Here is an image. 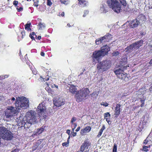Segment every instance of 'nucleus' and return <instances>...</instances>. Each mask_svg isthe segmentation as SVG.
Segmentation results:
<instances>
[{"label": "nucleus", "mask_w": 152, "mask_h": 152, "mask_svg": "<svg viewBox=\"0 0 152 152\" xmlns=\"http://www.w3.org/2000/svg\"><path fill=\"white\" fill-rule=\"evenodd\" d=\"M29 100L25 97L17 98L16 102V107L19 110L25 109L29 107Z\"/></svg>", "instance_id": "obj_1"}, {"label": "nucleus", "mask_w": 152, "mask_h": 152, "mask_svg": "<svg viewBox=\"0 0 152 152\" xmlns=\"http://www.w3.org/2000/svg\"><path fill=\"white\" fill-rule=\"evenodd\" d=\"M89 92V89L85 88L78 91L75 96L77 102H79L83 101L88 95Z\"/></svg>", "instance_id": "obj_2"}, {"label": "nucleus", "mask_w": 152, "mask_h": 152, "mask_svg": "<svg viewBox=\"0 0 152 152\" xmlns=\"http://www.w3.org/2000/svg\"><path fill=\"white\" fill-rule=\"evenodd\" d=\"M107 3L114 12L118 13L122 10L121 5L117 0H107Z\"/></svg>", "instance_id": "obj_3"}, {"label": "nucleus", "mask_w": 152, "mask_h": 152, "mask_svg": "<svg viewBox=\"0 0 152 152\" xmlns=\"http://www.w3.org/2000/svg\"><path fill=\"white\" fill-rule=\"evenodd\" d=\"M36 115V112L32 110L28 111L26 113V116L27 118V122L24 125L25 127H26L28 124H34L37 120Z\"/></svg>", "instance_id": "obj_4"}, {"label": "nucleus", "mask_w": 152, "mask_h": 152, "mask_svg": "<svg viewBox=\"0 0 152 152\" xmlns=\"http://www.w3.org/2000/svg\"><path fill=\"white\" fill-rule=\"evenodd\" d=\"M110 66V61L105 60L98 64L97 69L100 73L109 69Z\"/></svg>", "instance_id": "obj_5"}, {"label": "nucleus", "mask_w": 152, "mask_h": 152, "mask_svg": "<svg viewBox=\"0 0 152 152\" xmlns=\"http://www.w3.org/2000/svg\"><path fill=\"white\" fill-rule=\"evenodd\" d=\"M142 43L143 41L142 40L136 42L126 48H125L126 51L128 53H129L133 50H135L141 46Z\"/></svg>", "instance_id": "obj_6"}, {"label": "nucleus", "mask_w": 152, "mask_h": 152, "mask_svg": "<svg viewBox=\"0 0 152 152\" xmlns=\"http://www.w3.org/2000/svg\"><path fill=\"white\" fill-rule=\"evenodd\" d=\"M0 137L4 140H10V131L4 126L0 127Z\"/></svg>", "instance_id": "obj_7"}, {"label": "nucleus", "mask_w": 152, "mask_h": 152, "mask_svg": "<svg viewBox=\"0 0 152 152\" xmlns=\"http://www.w3.org/2000/svg\"><path fill=\"white\" fill-rule=\"evenodd\" d=\"M54 104L57 107H59L63 105L65 103V100L62 97L57 96L54 98Z\"/></svg>", "instance_id": "obj_8"}, {"label": "nucleus", "mask_w": 152, "mask_h": 152, "mask_svg": "<svg viewBox=\"0 0 152 152\" xmlns=\"http://www.w3.org/2000/svg\"><path fill=\"white\" fill-rule=\"evenodd\" d=\"M46 110V107L44 104V103L40 104L38 106L37 110L39 113H45Z\"/></svg>", "instance_id": "obj_9"}, {"label": "nucleus", "mask_w": 152, "mask_h": 152, "mask_svg": "<svg viewBox=\"0 0 152 152\" xmlns=\"http://www.w3.org/2000/svg\"><path fill=\"white\" fill-rule=\"evenodd\" d=\"M103 56L100 50L95 51L93 53V59L95 61L96 60L98 61L99 57L101 56Z\"/></svg>", "instance_id": "obj_10"}, {"label": "nucleus", "mask_w": 152, "mask_h": 152, "mask_svg": "<svg viewBox=\"0 0 152 152\" xmlns=\"http://www.w3.org/2000/svg\"><path fill=\"white\" fill-rule=\"evenodd\" d=\"M118 69L114 71V73L116 75H121V76H123V75H124L123 72L125 68V66L122 65Z\"/></svg>", "instance_id": "obj_11"}, {"label": "nucleus", "mask_w": 152, "mask_h": 152, "mask_svg": "<svg viewBox=\"0 0 152 152\" xmlns=\"http://www.w3.org/2000/svg\"><path fill=\"white\" fill-rule=\"evenodd\" d=\"M69 86H68L69 91L72 94H76L77 92L76 87L73 85H69Z\"/></svg>", "instance_id": "obj_12"}, {"label": "nucleus", "mask_w": 152, "mask_h": 152, "mask_svg": "<svg viewBox=\"0 0 152 152\" xmlns=\"http://www.w3.org/2000/svg\"><path fill=\"white\" fill-rule=\"evenodd\" d=\"M140 24L138 20L136 19L131 21L129 23L130 27L132 28H134L137 27Z\"/></svg>", "instance_id": "obj_13"}, {"label": "nucleus", "mask_w": 152, "mask_h": 152, "mask_svg": "<svg viewBox=\"0 0 152 152\" xmlns=\"http://www.w3.org/2000/svg\"><path fill=\"white\" fill-rule=\"evenodd\" d=\"M99 12L101 13H105L108 12V7L105 4L101 5L99 10Z\"/></svg>", "instance_id": "obj_14"}, {"label": "nucleus", "mask_w": 152, "mask_h": 152, "mask_svg": "<svg viewBox=\"0 0 152 152\" xmlns=\"http://www.w3.org/2000/svg\"><path fill=\"white\" fill-rule=\"evenodd\" d=\"M101 50H100L101 53L104 56L105 55H106L110 50L109 48L107 45L103 46L101 48Z\"/></svg>", "instance_id": "obj_15"}, {"label": "nucleus", "mask_w": 152, "mask_h": 152, "mask_svg": "<svg viewBox=\"0 0 152 152\" xmlns=\"http://www.w3.org/2000/svg\"><path fill=\"white\" fill-rule=\"evenodd\" d=\"M19 111V110L17 107L15 109L13 107H10V116L15 115Z\"/></svg>", "instance_id": "obj_16"}, {"label": "nucleus", "mask_w": 152, "mask_h": 152, "mask_svg": "<svg viewBox=\"0 0 152 152\" xmlns=\"http://www.w3.org/2000/svg\"><path fill=\"white\" fill-rule=\"evenodd\" d=\"M88 143L86 141H85L81 145L80 148V151H78L77 152H83L85 150V148L88 146Z\"/></svg>", "instance_id": "obj_17"}, {"label": "nucleus", "mask_w": 152, "mask_h": 152, "mask_svg": "<svg viewBox=\"0 0 152 152\" xmlns=\"http://www.w3.org/2000/svg\"><path fill=\"white\" fill-rule=\"evenodd\" d=\"M112 36L110 34H107L104 36L102 37L104 41V42H108L112 38Z\"/></svg>", "instance_id": "obj_18"}, {"label": "nucleus", "mask_w": 152, "mask_h": 152, "mask_svg": "<svg viewBox=\"0 0 152 152\" xmlns=\"http://www.w3.org/2000/svg\"><path fill=\"white\" fill-rule=\"evenodd\" d=\"M137 19L138 20V22L140 23H142L145 20V16L143 15H140L137 17Z\"/></svg>", "instance_id": "obj_19"}, {"label": "nucleus", "mask_w": 152, "mask_h": 152, "mask_svg": "<svg viewBox=\"0 0 152 152\" xmlns=\"http://www.w3.org/2000/svg\"><path fill=\"white\" fill-rule=\"evenodd\" d=\"M79 4L80 6L82 7L87 6L88 3L85 0H78Z\"/></svg>", "instance_id": "obj_20"}, {"label": "nucleus", "mask_w": 152, "mask_h": 152, "mask_svg": "<svg viewBox=\"0 0 152 152\" xmlns=\"http://www.w3.org/2000/svg\"><path fill=\"white\" fill-rule=\"evenodd\" d=\"M120 107L121 105L120 104H117L115 108V115H119L120 112Z\"/></svg>", "instance_id": "obj_21"}, {"label": "nucleus", "mask_w": 152, "mask_h": 152, "mask_svg": "<svg viewBox=\"0 0 152 152\" xmlns=\"http://www.w3.org/2000/svg\"><path fill=\"white\" fill-rule=\"evenodd\" d=\"M45 24L42 23L41 22H39L38 25V28L39 30H42L43 28H45Z\"/></svg>", "instance_id": "obj_22"}, {"label": "nucleus", "mask_w": 152, "mask_h": 152, "mask_svg": "<svg viewBox=\"0 0 152 152\" xmlns=\"http://www.w3.org/2000/svg\"><path fill=\"white\" fill-rule=\"evenodd\" d=\"M105 42L104 41L103 38L102 37L100 38L99 39H97L96 40V45H99L101 43Z\"/></svg>", "instance_id": "obj_23"}, {"label": "nucleus", "mask_w": 152, "mask_h": 152, "mask_svg": "<svg viewBox=\"0 0 152 152\" xmlns=\"http://www.w3.org/2000/svg\"><path fill=\"white\" fill-rule=\"evenodd\" d=\"M99 93V91H95L91 94V96L94 98H96Z\"/></svg>", "instance_id": "obj_24"}, {"label": "nucleus", "mask_w": 152, "mask_h": 152, "mask_svg": "<svg viewBox=\"0 0 152 152\" xmlns=\"http://www.w3.org/2000/svg\"><path fill=\"white\" fill-rule=\"evenodd\" d=\"M61 3L67 5L69 3V0H59Z\"/></svg>", "instance_id": "obj_25"}, {"label": "nucleus", "mask_w": 152, "mask_h": 152, "mask_svg": "<svg viewBox=\"0 0 152 152\" xmlns=\"http://www.w3.org/2000/svg\"><path fill=\"white\" fill-rule=\"evenodd\" d=\"M37 130V132L35 133L34 135H37L41 134L43 131L44 129L43 128H41L40 129H38Z\"/></svg>", "instance_id": "obj_26"}, {"label": "nucleus", "mask_w": 152, "mask_h": 152, "mask_svg": "<svg viewBox=\"0 0 152 152\" xmlns=\"http://www.w3.org/2000/svg\"><path fill=\"white\" fill-rule=\"evenodd\" d=\"M4 118H8L10 117V112L7 111H5L4 114Z\"/></svg>", "instance_id": "obj_27"}, {"label": "nucleus", "mask_w": 152, "mask_h": 152, "mask_svg": "<svg viewBox=\"0 0 152 152\" xmlns=\"http://www.w3.org/2000/svg\"><path fill=\"white\" fill-rule=\"evenodd\" d=\"M33 36H35V37H37V35L35 34L34 32H33L31 34H30L29 35V37L31 38L32 40H34L35 38L33 37Z\"/></svg>", "instance_id": "obj_28"}, {"label": "nucleus", "mask_w": 152, "mask_h": 152, "mask_svg": "<svg viewBox=\"0 0 152 152\" xmlns=\"http://www.w3.org/2000/svg\"><path fill=\"white\" fill-rule=\"evenodd\" d=\"M86 132L87 133L89 132L91 130V128L90 126H87L84 129Z\"/></svg>", "instance_id": "obj_29"}, {"label": "nucleus", "mask_w": 152, "mask_h": 152, "mask_svg": "<svg viewBox=\"0 0 152 152\" xmlns=\"http://www.w3.org/2000/svg\"><path fill=\"white\" fill-rule=\"evenodd\" d=\"M45 78L43 77H40V78L39 79V80H41L42 81H46L48 80L49 78L48 77L46 78V77H44Z\"/></svg>", "instance_id": "obj_30"}, {"label": "nucleus", "mask_w": 152, "mask_h": 152, "mask_svg": "<svg viewBox=\"0 0 152 152\" xmlns=\"http://www.w3.org/2000/svg\"><path fill=\"white\" fill-rule=\"evenodd\" d=\"M31 23H27L25 25V28L26 29L28 30H31V29L29 28Z\"/></svg>", "instance_id": "obj_31"}, {"label": "nucleus", "mask_w": 152, "mask_h": 152, "mask_svg": "<svg viewBox=\"0 0 152 152\" xmlns=\"http://www.w3.org/2000/svg\"><path fill=\"white\" fill-rule=\"evenodd\" d=\"M1 2H0V12H3L5 8H6V7H3V4H1Z\"/></svg>", "instance_id": "obj_32"}, {"label": "nucleus", "mask_w": 152, "mask_h": 152, "mask_svg": "<svg viewBox=\"0 0 152 152\" xmlns=\"http://www.w3.org/2000/svg\"><path fill=\"white\" fill-rule=\"evenodd\" d=\"M104 118H107L108 117L110 118V115L109 113L107 112L104 114Z\"/></svg>", "instance_id": "obj_33"}, {"label": "nucleus", "mask_w": 152, "mask_h": 152, "mask_svg": "<svg viewBox=\"0 0 152 152\" xmlns=\"http://www.w3.org/2000/svg\"><path fill=\"white\" fill-rule=\"evenodd\" d=\"M120 2L124 6H126V3L125 0H119Z\"/></svg>", "instance_id": "obj_34"}, {"label": "nucleus", "mask_w": 152, "mask_h": 152, "mask_svg": "<svg viewBox=\"0 0 152 152\" xmlns=\"http://www.w3.org/2000/svg\"><path fill=\"white\" fill-rule=\"evenodd\" d=\"M150 147V146H143V148H142L143 151H145V152H147L148 151V147Z\"/></svg>", "instance_id": "obj_35"}, {"label": "nucleus", "mask_w": 152, "mask_h": 152, "mask_svg": "<svg viewBox=\"0 0 152 152\" xmlns=\"http://www.w3.org/2000/svg\"><path fill=\"white\" fill-rule=\"evenodd\" d=\"M86 133L87 132H86L84 129H81L80 133L82 135H85Z\"/></svg>", "instance_id": "obj_36"}, {"label": "nucleus", "mask_w": 152, "mask_h": 152, "mask_svg": "<svg viewBox=\"0 0 152 152\" xmlns=\"http://www.w3.org/2000/svg\"><path fill=\"white\" fill-rule=\"evenodd\" d=\"M89 11L88 10H85L84 11V14L83 15V17H85L88 13Z\"/></svg>", "instance_id": "obj_37"}, {"label": "nucleus", "mask_w": 152, "mask_h": 152, "mask_svg": "<svg viewBox=\"0 0 152 152\" xmlns=\"http://www.w3.org/2000/svg\"><path fill=\"white\" fill-rule=\"evenodd\" d=\"M11 99L12 103H13V104H15L16 105V99H15V97H12Z\"/></svg>", "instance_id": "obj_38"}, {"label": "nucleus", "mask_w": 152, "mask_h": 152, "mask_svg": "<svg viewBox=\"0 0 152 152\" xmlns=\"http://www.w3.org/2000/svg\"><path fill=\"white\" fill-rule=\"evenodd\" d=\"M47 5L49 6H50L52 4L51 0H47Z\"/></svg>", "instance_id": "obj_39"}, {"label": "nucleus", "mask_w": 152, "mask_h": 152, "mask_svg": "<svg viewBox=\"0 0 152 152\" xmlns=\"http://www.w3.org/2000/svg\"><path fill=\"white\" fill-rule=\"evenodd\" d=\"M119 53V52L118 51H116L113 53V56H116L118 55Z\"/></svg>", "instance_id": "obj_40"}, {"label": "nucleus", "mask_w": 152, "mask_h": 152, "mask_svg": "<svg viewBox=\"0 0 152 152\" xmlns=\"http://www.w3.org/2000/svg\"><path fill=\"white\" fill-rule=\"evenodd\" d=\"M117 151V145L115 144L113 146V152H116Z\"/></svg>", "instance_id": "obj_41"}, {"label": "nucleus", "mask_w": 152, "mask_h": 152, "mask_svg": "<svg viewBox=\"0 0 152 152\" xmlns=\"http://www.w3.org/2000/svg\"><path fill=\"white\" fill-rule=\"evenodd\" d=\"M101 105L105 107H107L108 106V104L106 102H102L101 103Z\"/></svg>", "instance_id": "obj_42"}, {"label": "nucleus", "mask_w": 152, "mask_h": 152, "mask_svg": "<svg viewBox=\"0 0 152 152\" xmlns=\"http://www.w3.org/2000/svg\"><path fill=\"white\" fill-rule=\"evenodd\" d=\"M103 131H102V130H100L99 132V133H98V134L97 135V137H100V136H101V135H102V133L103 132Z\"/></svg>", "instance_id": "obj_43"}, {"label": "nucleus", "mask_w": 152, "mask_h": 152, "mask_svg": "<svg viewBox=\"0 0 152 152\" xmlns=\"http://www.w3.org/2000/svg\"><path fill=\"white\" fill-rule=\"evenodd\" d=\"M62 145L63 146H65L66 147H67L68 146V142H64L62 143Z\"/></svg>", "instance_id": "obj_44"}, {"label": "nucleus", "mask_w": 152, "mask_h": 152, "mask_svg": "<svg viewBox=\"0 0 152 152\" xmlns=\"http://www.w3.org/2000/svg\"><path fill=\"white\" fill-rule=\"evenodd\" d=\"M76 120V118L75 117H73L71 119V123L72 124L73 123V122L75 121Z\"/></svg>", "instance_id": "obj_45"}, {"label": "nucleus", "mask_w": 152, "mask_h": 152, "mask_svg": "<svg viewBox=\"0 0 152 152\" xmlns=\"http://www.w3.org/2000/svg\"><path fill=\"white\" fill-rule=\"evenodd\" d=\"M38 2L39 1H34V6L35 7H37L38 6Z\"/></svg>", "instance_id": "obj_46"}, {"label": "nucleus", "mask_w": 152, "mask_h": 152, "mask_svg": "<svg viewBox=\"0 0 152 152\" xmlns=\"http://www.w3.org/2000/svg\"><path fill=\"white\" fill-rule=\"evenodd\" d=\"M149 45V46H150L151 48V50L152 51V39L149 42V43L148 44Z\"/></svg>", "instance_id": "obj_47"}, {"label": "nucleus", "mask_w": 152, "mask_h": 152, "mask_svg": "<svg viewBox=\"0 0 152 152\" xmlns=\"http://www.w3.org/2000/svg\"><path fill=\"white\" fill-rule=\"evenodd\" d=\"M141 102L142 103V104L141 105V107H142L143 106L144 104V101L143 100H140Z\"/></svg>", "instance_id": "obj_48"}, {"label": "nucleus", "mask_w": 152, "mask_h": 152, "mask_svg": "<svg viewBox=\"0 0 152 152\" xmlns=\"http://www.w3.org/2000/svg\"><path fill=\"white\" fill-rule=\"evenodd\" d=\"M17 9L18 12H20L23 10V8L22 7H20L19 8H17Z\"/></svg>", "instance_id": "obj_49"}, {"label": "nucleus", "mask_w": 152, "mask_h": 152, "mask_svg": "<svg viewBox=\"0 0 152 152\" xmlns=\"http://www.w3.org/2000/svg\"><path fill=\"white\" fill-rule=\"evenodd\" d=\"M18 1H15L13 2V4L15 6H16L18 4Z\"/></svg>", "instance_id": "obj_50"}, {"label": "nucleus", "mask_w": 152, "mask_h": 152, "mask_svg": "<svg viewBox=\"0 0 152 152\" xmlns=\"http://www.w3.org/2000/svg\"><path fill=\"white\" fill-rule=\"evenodd\" d=\"M32 72L34 75H36L37 73V71L36 70H33L32 71Z\"/></svg>", "instance_id": "obj_51"}, {"label": "nucleus", "mask_w": 152, "mask_h": 152, "mask_svg": "<svg viewBox=\"0 0 152 152\" xmlns=\"http://www.w3.org/2000/svg\"><path fill=\"white\" fill-rule=\"evenodd\" d=\"M21 34L22 35V38H23V37L25 35V32L24 31L21 32Z\"/></svg>", "instance_id": "obj_52"}, {"label": "nucleus", "mask_w": 152, "mask_h": 152, "mask_svg": "<svg viewBox=\"0 0 152 152\" xmlns=\"http://www.w3.org/2000/svg\"><path fill=\"white\" fill-rule=\"evenodd\" d=\"M66 133H67L68 135L69 136H70V130H69V129H67L66 130Z\"/></svg>", "instance_id": "obj_53"}, {"label": "nucleus", "mask_w": 152, "mask_h": 152, "mask_svg": "<svg viewBox=\"0 0 152 152\" xmlns=\"http://www.w3.org/2000/svg\"><path fill=\"white\" fill-rule=\"evenodd\" d=\"M28 124V125H27L26 126V127H27V128H29V127H30V126H31V125H32V124ZM24 127L25 128H26V127H25V126H24Z\"/></svg>", "instance_id": "obj_54"}, {"label": "nucleus", "mask_w": 152, "mask_h": 152, "mask_svg": "<svg viewBox=\"0 0 152 152\" xmlns=\"http://www.w3.org/2000/svg\"><path fill=\"white\" fill-rule=\"evenodd\" d=\"M105 128L104 126L103 125L102 128L100 129L103 131L105 129Z\"/></svg>", "instance_id": "obj_55"}, {"label": "nucleus", "mask_w": 152, "mask_h": 152, "mask_svg": "<svg viewBox=\"0 0 152 152\" xmlns=\"http://www.w3.org/2000/svg\"><path fill=\"white\" fill-rule=\"evenodd\" d=\"M76 132H73V134H72V135L73 137H75L76 135Z\"/></svg>", "instance_id": "obj_56"}, {"label": "nucleus", "mask_w": 152, "mask_h": 152, "mask_svg": "<svg viewBox=\"0 0 152 152\" xmlns=\"http://www.w3.org/2000/svg\"><path fill=\"white\" fill-rule=\"evenodd\" d=\"M80 129V127H78L76 129V131L78 132V131Z\"/></svg>", "instance_id": "obj_57"}, {"label": "nucleus", "mask_w": 152, "mask_h": 152, "mask_svg": "<svg viewBox=\"0 0 152 152\" xmlns=\"http://www.w3.org/2000/svg\"><path fill=\"white\" fill-rule=\"evenodd\" d=\"M64 15H65L64 12H63L61 14V15L62 16L64 17Z\"/></svg>", "instance_id": "obj_58"}, {"label": "nucleus", "mask_w": 152, "mask_h": 152, "mask_svg": "<svg viewBox=\"0 0 152 152\" xmlns=\"http://www.w3.org/2000/svg\"><path fill=\"white\" fill-rule=\"evenodd\" d=\"M148 142V140L146 139L144 140V143L145 144H146Z\"/></svg>", "instance_id": "obj_59"}, {"label": "nucleus", "mask_w": 152, "mask_h": 152, "mask_svg": "<svg viewBox=\"0 0 152 152\" xmlns=\"http://www.w3.org/2000/svg\"><path fill=\"white\" fill-rule=\"evenodd\" d=\"M41 55L42 56H44L45 55V53L43 52H41Z\"/></svg>", "instance_id": "obj_60"}, {"label": "nucleus", "mask_w": 152, "mask_h": 152, "mask_svg": "<svg viewBox=\"0 0 152 152\" xmlns=\"http://www.w3.org/2000/svg\"><path fill=\"white\" fill-rule=\"evenodd\" d=\"M41 36H39L37 37V39L39 40H40V39H41Z\"/></svg>", "instance_id": "obj_61"}, {"label": "nucleus", "mask_w": 152, "mask_h": 152, "mask_svg": "<svg viewBox=\"0 0 152 152\" xmlns=\"http://www.w3.org/2000/svg\"><path fill=\"white\" fill-rule=\"evenodd\" d=\"M105 119H106V121L109 123V121H110V120H109V119H108L107 118H105Z\"/></svg>", "instance_id": "obj_62"}, {"label": "nucleus", "mask_w": 152, "mask_h": 152, "mask_svg": "<svg viewBox=\"0 0 152 152\" xmlns=\"http://www.w3.org/2000/svg\"><path fill=\"white\" fill-rule=\"evenodd\" d=\"M74 128L75 129L77 126L76 124H74Z\"/></svg>", "instance_id": "obj_63"}, {"label": "nucleus", "mask_w": 152, "mask_h": 152, "mask_svg": "<svg viewBox=\"0 0 152 152\" xmlns=\"http://www.w3.org/2000/svg\"><path fill=\"white\" fill-rule=\"evenodd\" d=\"M149 63L150 64H152V59L150 60L149 62Z\"/></svg>", "instance_id": "obj_64"}]
</instances>
